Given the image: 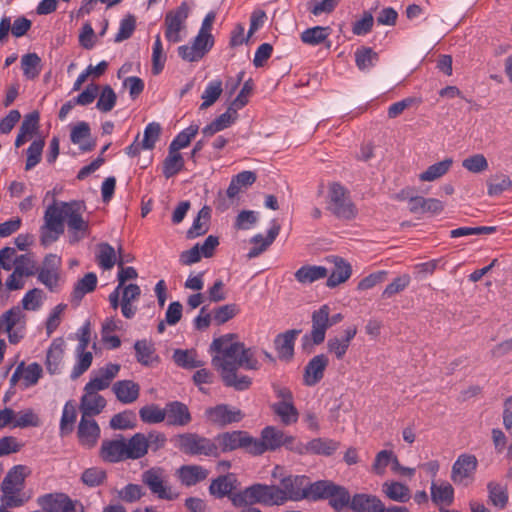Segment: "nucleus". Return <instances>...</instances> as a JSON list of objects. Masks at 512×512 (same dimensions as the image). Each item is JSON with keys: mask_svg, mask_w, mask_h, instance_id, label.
<instances>
[{"mask_svg": "<svg viewBox=\"0 0 512 512\" xmlns=\"http://www.w3.org/2000/svg\"><path fill=\"white\" fill-rule=\"evenodd\" d=\"M210 349L214 353L212 364L221 374L224 383L237 390L247 389L251 384L250 378L238 375L237 370L258 367L254 350L246 348L234 334H226L214 339Z\"/></svg>", "mask_w": 512, "mask_h": 512, "instance_id": "nucleus-1", "label": "nucleus"}, {"mask_svg": "<svg viewBox=\"0 0 512 512\" xmlns=\"http://www.w3.org/2000/svg\"><path fill=\"white\" fill-rule=\"evenodd\" d=\"M0 266L6 271L13 269L4 283L8 291L22 289L26 279L32 276V257L29 254H17L13 247L0 250Z\"/></svg>", "mask_w": 512, "mask_h": 512, "instance_id": "nucleus-2", "label": "nucleus"}, {"mask_svg": "<svg viewBox=\"0 0 512 512\" xmlns=\"http://www.w3.org/2000/svg\"><path fill=\"white\" fill-rule=\"evenodd\" d=\"M59 218L62 224L68 228V240L75 244L90 234L89 221L83 218L85 206L81 202H55Z\"/></svg>", "mask_w": 512, "mask_h": 512, "instance_id": "nucleus-3", "label": "nucleus"}, {"mask_svg": "<svg viewBox=\"0 0 512 512\" xmlns=\"http://www.w3.org/2000/svg\"><path fill=\"white\" fill-rule=\"evenodd\" d=\"M216 13L210 11L202 21L201 27L193 40L178 47V55L187 62L201 60L213 47L214 37L211 33Z\"/></svg>", "mask_w": 512, "mask_h": 512, "instance_id": "nucleus-4", "label": "nucleus"}, {"mask_svg": "<svg viewBox=\"0 0 512 512\" xmlns=\"http://www.w3.org/2000/svg\"><path fill=\"white\" fill-rule=\"evenodd\" d=\"M231 502L236 507L261 504L264 506H281L276 484H253L231 495Z\"/></svg>", "mask_w": 512, "mask_h": 512, "instance_id": "nucleus-5", "label": "nucleus"}, {"mask_svg": "<svg viewBox=\"0 0 512 512\" xmlns=\"http://www.w3.org/2000/svg\"><path fill=\"white\" fill-rule=\"evenodd\" d=\"M271 477L278 482L279 497L284 505L287 502H297L305 499V475H293L281 465H276L271 471Z\"/></svg>", "mask_w": 512, "mask_h": 512, "instance_id": "nucleus-6", "label": "nucleus"}, {"mask_svg": "<svg viewBox=\"0 0 512 512\" xmlns=\"http://www.w3.org/2000/svg\"><path fill=\"white\" fill-rule=\"evenodd\" d=\"M23 308L14 306L0 316V333L2 331L8 333L9 341L17 343L23 337L19 332L24 326L23 310L32 308V289L28 290L22 299Z\"/></svg>", "mask_w": 512, "mask_h": 512, "instance_id": "nucleus-7", "label": "nucleus"}, {"mask_svg": "<svg viewBox=\"0 0 512 512\" xmlns=\"http://www.w3.org/2000/svg\"><path fill=\"white\" fill-rule=\"evenodd\" d=\"M294 440L292 435L286 434L275 426H267L261 431L260 438L252 437V455L275 451L282 446L293 449Z\"/></svg>", "mask_w": 512, "mask_h": 512, "instance_id": "nucleus-8", "label": "nucleus"}, {"mask_svg": "<svg viewBox=\"0 0 512 512\" xmlns=\"http://www.w3.org/2000/svg\"><path fill=\"white\" fill-rule=\"evenodd\" d=\"M190 7L183 2L176 9L166 13L164 19L165 38L170 43L181 42L187 35V19Z\"/></svg>", "mask_w": 512, "mask_h": 512, "instance_id": "nucleus-9", "label": "nucleus"}, {"mask_svg": "<svg viewBox=\"0 0 512 512\" xmlns=\"http://www.w3.org/2000/svg\"><path fill=\"white\" fill-rule=\"evenodd\" d=\"M24 467L23 466H14L1 484L2 497L1 503L2 506L5 507H17L22 505L23 501L20 498V492L24 486Z\"/></svg>", "mask_w": 512, "mask_h": 512, "instance_id": "nucleus-10", "label": "nucleus"}, {"mask_svg": "<svg viewBox=\"0 0 512 512\" xmlns=\"http://www.w3.org/2000/svg\"><path fill=\"white\" fill-rule=\"evenodd\" d=\"M330 312V307L327 304L313 311L311 315V331L302 337L304 348L311 345H319L325 340L326 332L331 327Z\"/></svg>", "mask_w": 512, "mask_h": 512, "instance_id": "nucleus-11", "label": "nucleus"}, {"mask_svg": "<svg viewBox=\"0 0 512 512\" xmlns=\"http://www.w3.org/2000/svg\"><path fill=\"white\" fill-rule=\"evenodd\" d=\"M177 447L188 454L218 456L216 437L207 439L196 434H183L176 438Z\"/></svg>", "mask_w": 512, "mask_h": 512, "instance_id": "nucleus-12", "label": "nucleus"}, {"mask_svg": "<svg viewBox=\"0 0 512 512\" xmlns=\"http://www.w3.org/2000/svg\"><path fill=\"white\" fill-rule=\"evenodd\" d=\"M327 206L336 216L344 219L353 218L356 214L354 205L343 186L332 183L327 195Z\"/></svg>", "mask_w": 512, "mask_h": 512, "instance_id": "nucleus-13", "label": "nucleus"}, {"mask_svg": "<svg viewBox=\"0 0 512 512\" xmlns=\"http://www.w3.org/2000/svg\"><path fill=\"white\" fill-rule=\"evenodd\" d=\"M167 472L159 467L151 468L143 473V482L149 487L151 492L160 499L173 500L178 495L173 491L168 483Z\"/></svg>", "mask_w": 512, "mask_h": 512, "instance_id": "nucleus-14", "label": "nucleus"}, {"mask_svg": "<svg viewBox=\"0 0 512 512\" xmlns=\"http://www.w3.org/2000/svg\"><path fill=\"white\" fill-rule=\"evenodd\" d=\"M216 446L218 455L239 448L252 455V436L245 431L221 433L216 436Z\"/></svg>", "mask_w": 512, "mask_h": 512, "instance_id": "nucleus-15", "label": "nucleus"}, {"mask_svg": "<svg viewBox=\"0 0 512 512\" xmlns=\"http://www.w3.org/2000/svg\"><path fill=\"white\" fill-rule=\"evenodd\" d=\"M478 461L474 455L461 454L454 462L451 480L461 486H468L474 481Z\"/></svg>", "mask_w": 512, "mask_h": 512, "instance_id": "nucleus-16", "label": "nucleus"}, {"mask_svg": "<svg viewBox=\"0 0 512 512\" xmlns=\"http://www.w3.org/2000/svg\"><path fill=\"white\" fill-rule=\"evenodd\" d=\"M64 232V224L61 223L58 211L53 203L45 213V223L40 229V242L47 247L54 243Z\"/></svg>", "mask_w": 512, "mask_h": 512, "instance_id": "nucleus-17", "label": "nucleus"}, {"mask_svg": "<svg viewBox=\"0 0 512 512\" xmlns=\"http://www.w3.org/2000/svg\"><path fill=\"white\" fill-rule=\"evenodd\" d=\"M61 258L55 254L46 256L43 265L41 266L38 279L48 289L54 290L60 281Z\"/></svg>", "mask_w": 512, "mask_h": 512, "instance_id": "nucleus-18", "label": "nucleus"}, {"mask_svg": "<svg viewBox=\"0 0 512 512\" xmlns=\"http://www.w3.org/2000/svg\"><path fill=\"white\" fill-rule=\"evenodd\" d=\"M206 415L210 422L220 426L239 422L243 418V414L239 409L227 405H218L210 408L206 411Z\"/></svg>", "mask_w": 512, "mask_h": 512, "instance_id": "nucleus-19", "label": "nucleus"}, {"mask_svg": "<svg viewBox=\"0 0 512 512\" xmlns=\"http://www.w3.org/2000/svg\"><path fill=\"white\" fill-rule=\"evenodd\" d=\"M280 232V225L273 220L271 226L268 229L267 236L264 237L262 234H256L250 239L252 244L247 256L249 259L255 258L263 253L276 239Z\"/></svg>", "mask_w": 512, "mask_h": 512, "instance_id": "nucleus-20", "label": "nucleus"}, {"mask_svg": "<svg viewBox=\"0 0 512 512\" xmlns=\"http://www.w3.org/2000/svg\"><path fill=\"white\" fill-rule=\"evenodd\" d=\"M100 437V428L93 418L81 417L78 438L82 446L93 447Z\"/></svg>", "mask_w": 512, "mask_h": 512, "instance_id": "nucleus-21", "label": "nucleus"}, {"mask_svg": "<svg viewBox=\"0 0 512 512\" xmlns=\"http://www.w3.org/2000/svg\"><path fill=\"white\" fill-rule=\"evenodd\" d=\"M105 405V399L98 393L84 391L80 402L81 417L93 418L103 410Z\"/></svg>", "mask_w": 512, "mask_h": 512, "instance_id": "nucleus-22", "label": "nucleus"}, {"mask_svg": "<svg viewBox=\"0 0 512 512\" xmlns=\"http://www.w3.org/2000/svg\"><path fill=\"white\" fill-rule=\"evenodd\" d=\"M328 365V358L324 354L314 356L305 368L304 382L305 384L312 386L318 383L324 374V371Z\"/></svg>", "mask_w": 512, "mask_h": 512, "instance_id": "nucleus-23", "label": "nucleus"}, {"mask_svg": "<svg viewBox=\"0 0 512 512\" xmlns=\"http://www.w3.org/2000/svg\"><path fill=\"white\" fill-rule=\"evenodd\" d=\"M256 174L253 171H242L233 176L227 188L226 194L229 199H235L240 193L246 191L256 181Z\"/></svg>", "mask_w": 512, "mask_h": 512, "instance_id": "nucleus-24", "label": "nucleus"}, {"mask_svg": "<svg viewBox=\"0 0 512 512\" xmlns=\"http://www.w3.org/2000/svg\"><path fill=\"white\" fill-rule=\"evenodd\" d=\"M112 390L116 398L123 404L135 402L140 394V386L132 380H120L114 383Z\"/></svg>", "mask_w": 512, "mask_h": 512, "instance_id": "nucleus-25", "label": "nucleus"}, {"mask_svg": "<svg viewBox=\"0 0 512 512\" xmlns=\"http://www.w3.org/2000/svg\"><path fill=\"white\" fill-rule=\"evenodd\" d=\"M350 508L356 512H383L384 505L381 500L370 494H356L350 502Z\"/></svg>", "mask_w": 512, "mask_h": 512, "instance_id": "nucleus-26", "label": "nucleus"}, {"mask_svg": "<svg viewBox=\"0 0 512 512\" xmlns=\"http://www.w3.org/2000/svg\"><path fill=\"white\" fill-rule=\"evenodd\" d=\"M176 475L183 485L193 486L205 480L209 472L200 465H184L176 471Z\"/></svg>", "mask_w": 512, "mask_h": 512, "instance_id": "nucleus-27", "label": "nucleus"}, {"mask_svg": "<svg viewBox=\"0 0 512 512\" xmlns=\"http://www.w3.org/2000/svg\"><path fill=\"white\" fill-rule=\"evenodd\" d=\"M430 495L437 506H450L454 501V488L447 481L432 482Z\"/></svg>", "mask_w": 512, "mask_h": 512, "instance_id": "nucleus-28", "label": "nucleus"}, {"mask_svg": "<svg viewBox=\"0 0 512 512\" xmlns=\"http://www.w3.org/2000/svg\"><path fill=\"white\" fill-rule=\"evenodd\" d=\"M238 479L235 474L228 473L214 479L210 486L209 492L211 495L222 498L226 495H232V491L238 486Z\"/></svg>", "mask_w": 512, "mask_h": 512, "instance_id": "nucleus-29", "label": "nucleus"}, {"mask_svg": "<svg viewBox=\"0 0 512 512\" xmlns=\"http://www.w3.org/2000/svg\"><path fill=\"white\" fill-rule=\"evenodd\" d=\"M167 423L175 426H185L191 421V415L186 405L181 402H171L165 407Z\"/></svg>", "mask_w": 512, "mask_h": 512, "instance_id": "nucleus-30", "label": "nucleus"}, {"mask_svg": "<svg viewBox=\"0 0 512 512\" xmlns=\"http://www.w3.org/2000/svg\"><path fill=\"white\" fill-rule=\"evenodd\" d=\"M238 114L237 110L233 107L229 106L227 111L217 117L210 124L206 125L202 129V133L204 136L211 137L217 132H220L228 127H230L237 120Z\"/></svg>", "mask_w": 512, "mask_h": 512, "instance_id": "nucleus-31", "label": "nucleus"}, {"mask_svg": "<svg viewBox=\"0 0 512 512\" xmlns=\"http://www.w3.org/2000/svg\"><path fill=\"white\" fill-rule=\"evenodd\" d=\"M135 356L137 361L144 366H152L159 362L154 344L148 340H138L134 344Z\"/></svg>", "mask_w": 512, "mask_h": 512, "instance_id": "nucleus-32", "label": "nucleus"}, {"mask_svg": "<svg viewBox=\"0 0 512 512\" xmlns=\"http://www.w3.org/2000/svg\"><path fill=\"white\" fill-rule=\"evenodd\" d=\"M299 330H289L280 334L275 339V348L281 359H290L294 354V343Z\"/></svg>", "mask_w": 512, "mask_h": 512, "instance_id": "nucleus-33", "label": "nucleus"}, {"mask_svg": "<svg viewBox=\"0 0 512 512\" xmlns=\"http://www.w3.org/2000/svg\"><path fill=\"white\" fill-rule=\"evenodd\" d=\"M331 262L335 268L327 279V286L333 288L347 281L351 276L352 270L351 265L342 258L332 257Z\"/></svg>", "mask_w": 512, "mask_h": 512, "instance_id": "nucleus-34", "label": "nucleus"}, {"mask_svg": "<svg viewBox=\"0 0 512 512\" xmlns=\"http://www.w3.org/2000/svg\"><path fill=\"white\" fill-rule=\"evenodd\" d=\"M271 409L285 426L295 424L299 419V412L292 402H275Z\"/></svg>", "mask_w": 512, "mask_h": 512, "instance_id": "nucleus-35", "label": "nucleus"}, {"mask_svg": "<svg viewBox=\"0 0 512 512\" xmlns=\"http://www.w3.org/2000/svg\"><path fill=\"white\" fill-rule=\"evenodd\" d=\"M328 271L323 266L304 265L294 274L295 279L302 285L311 284L327 276Z\"/></svg>", "mask_w": 512, "mask_h": 512, "instance_id": "nucleus-36", "label": "nucleus"}, {"mask_svg": "<svg viewBox=\"0 0 512 512\" xmlns=\"http://www.w3.org/2000/svg\"><path fill=\"white\" fill-rule=\"evenodd\" d=\"M101 456L104 460L109 462H118L128 459L126 456L125 440H113L104 442L101 448Z\"/></svg>", "mask_w": 512, "mask_h": 512, "instance_id": "nucleus-37", "label": "nucleus"}, {"mask_svg": "<svg viewBox=\"0 0 512 512\" xmlns=\"http://www.w3.org/2000/svg\"><path fill=\"white\" fill-rule=\"evenodd\" d=\"M172 359L177 366L184 369H194L203 366V361L194 349H176L173 352Z\"/></svg>", "mask_w": 512, "mask_h": 512, "instance_id": "nucleus-38", "label": "nucleus"}, {"mask_svg": "<svg viewBox=\"0 0 512 512\" xmlns=\"http://www.w3.org/2000/svg\"><path fill=\"white\" fill-rule=\"evenodd\" d=\"M453 165L452 158H445L442 161L430 165L425 171L419 174L422 182H433L446 175Z\"/></svg>", "mask_w": 512, "mask_h": 512, "instance_id": "nucleus-39", "label": "nucleus"}, {"mask_svg": "<svg viewBox=\"0 0 512 512\" xmlns=\"http://www.w3.org/2000/svg\"><path fill=\"white\" fill-rule=\"evenodd\" d=\"M65 346L63 338H56L52 341L47 352V368L51 373H56L59 370Z\"/></svg>", "mask_w": 512, "mask_h": 512, "instance_id": "nucleus-40", "label": "nucleus"}, {"mask_svg": "<svg viewBox=\"0 0 512 512\" xmlns=\"http://www.w3.org/2000/svg\"><path fill=\"white\" fill-rule=\"evenodd\" d=\"M383 493L391 500L396 502H407L410 497V489L397 481H386L382 485Z\"/></svg>", "mask_w": 512, "mask_h": 512, "instance_id": "nucleus-41", "label": "nucleus"}, {"mask_svg": "<svg viewBox=\"0 0 512 512\" xmlns=\"http://www.w3.org/2000/svg\"><path fill=\"white\" fill-rule=\"evenodd\" d=\"M125 445L128 459L141 458L148 451V440L142 433H137L130 440L125 441Z\"/></svg>", "mask_w": 512, "mask_h": 512, "instance_id": "nucleus-42", "label": "nucleus"}, {"mask_svg": "<svg viewBox=\"0 0 512 512\" xmlns=\"http://www.w3.org/2000/svg\"><path fill=\"white\" fill-rule=\"evenodd\" d=\"M332 487L333 483L330 481H316L312 483L306 476L305 499L318 500L328 498Z\"/></svg>", "mask_w": 512, "mask_h": 512, "instance_id": "nucleus-43", "label": "nucleus"}, {"mask_svg": "<svg viewBox=\"0 0 512 512\" xmlns=\"http://www.w3.org/2000/svg\"><path fill=\"white\" fill-rule=\"evenodd\" d=\"M211 216L210 208L205 206L194 219L192 226L187 231L188 238H195L205 234L209 229V220Z\"/></svg>", "mask_w": 512, "mask_h": 512, "instance_id": "nucleus-44", "label": "nucleus"}, {"mask_svg": "<svg viewBox=\"0 0 512 512\" xmlns=\"http://www.w3.org/2000/svg\"><path fill=\"white\" fill-rule=\"evenodd\" d=\"M223 92V84L220 79H213L207 83L202 95L201 99L203 100L200 105L201 109H207L212 106L220 97Z\"/></svg>", "mask_w": 512, "mask_h": 512, "instance_id": "nucleus-45", "label": "nucleus"}, {"mask_svg": "<svg viewBox=\"0 0 512 512\" xmlns=\"http://www.w3.org/2000/svg\"><path fill=\"white\" fill-rule=\"evenodd\" d=\"M71 141L78 145L82 151L92 148L90 143V128L87 123L80 122L71 131Z\"/></svg>", "mask_w": 512, "mask_h": 512, "instance_id": "nucleus-46", "label": "nucleus"}, {"mask_svg": "<svg viewBox=\"0 0 512 512\" xmlns=\"http://www.w3.org/2000/svg\"><path fill=\"white\" fill-rule=\"evenodd\" d=\"M184 167V159L180 152L168 149V155L163 162V174L166 178L176 175Z\"/></svg>", "mask_w": 512, "mask_h": 512, "instance_id": "nucleus-47", "label": "nucleus"}, {"mask_svg": "<svg viewBox=\"0 0 512 512\" xmlns=\"http://www.w3.org/2000/svg\"><path fill=\"white\" fill-rule=\"evenodd\" d=\"M10 384L21 389L29 388L32 385V364H19L11 376Z\"/></svg>", "mask_w": 512, "mask_h": 512, "instance_id": "nucleus-48", "label": "nucleus"}, {"mask_svg": "<svg viewBox=\"0 0 512 512\" xmlns=\"http://www.w3.org/2000/svg\"><path fill=\"white\" fill-rule=\"evenodd\" d=\"M96 257L99 266L105 270L112 269L119 262L115 249L107 243L98 245Z\"/></svg>", "mask_w": 512, "mask_h": 512, "instance_id": "nucleus-49", "label": "nucleus"}, {"mask_svg": "<svg viewBox=\"0 0 512 512\" xmlns=\"http://www.w3.org/2000/svg\"><path fill=\"white\" fill-rule=\"evenodd\" d=\"M330 31L329 27L323 26L308 28L301 33V40L308 45H319L327 40Z\"/></svg>", "mask_w": 512, "mask_h": 512, "instance_id": "nucleus-50", "label": "nucleus"}, {"mask_svg": "<svg viewBox=\"0 0 512 512\" xmlns=\"http://www.w3.org/2000/svg\"><path fill=\"white\" fill-rule=\"evenodd\" d=\"M76 362L71 372V378L76 379L81 376L84 372H86L93 361V354L91 351H87V349H75Z\"/></svg>", "mask_w": 512, "mask_h": 512, "instance_id": "nucleus-51", "label": "nucleus"}, {"mask_svg": "<svg viewBox=\"0 0 512 512\" xmlns=\"http://www.w3.org/2000/svg\"><path fill=\"white\" fill-rule=\"evenodd\" d=\"M198 131L199 125L191 124L177 134V136L170 143L169 148L178 152L181 149L186 148L190 144L191 140L197 135Z\"/></svg>", "mask_w": 512, "mask_h": 512, "instance_id": "nucleus-52", "label": "nucleus"}, {"mask_svg": "<svg viewBox=\"0 0 512 512\" xmlns=\"http://www.w3.org/2000/svg\"><path fill=\"white\" fill-rule=\"evenodd\" d=\"M510 189H512V180L504 174L494 175L487 182V192L490 196H498Z\"/></svg>", "mask_w": 512, "mask_h": 512, "instance_id": "nucleus-53", "label": "nucleus"}, {"mask_svg": "<svg viewBox=\"0 0 512 512\" xmlns=\"http://www.w3.org/2000/svg\"><path fill=\"white\" fill-rule=\"evenodd\" d=\"M139 416L144 423H160L166 418L165 408L162 409L156 404L145 405L140 408Z\"/></svg>", "mask_w": 512, "mask_h": 512, "instance_id": "nucleus-54", "label": "nucleus"}, {"mask_svg": "<svg viewBox=\"0 0 512 512\" xmlns=\"http://www.w3.org/2000/svg\"><path fill=\"white\" fill-rule=\"evenodd\" d=\"M488 497L492 505L498 509H503L508 502L507 489L497 483H489L487 486Z\"/></svg>", "mask_w": 512, "mask_h": 512, "instance_id": "nucleus-55", "label": "nucleus"}, {"mask_svg": "<svg viewBox=\"0 0 512 512\" xmlns=\"http://www.w3.org/2000/svg\"><path fill=\"white\" fill-rule=\"evenodd\" d=\"M66 308V304H58L50 310L44 322L47 336H50L59 327Z\"/></svg>", "mask_w": 512, "mask_h": 512, "instance_id": "nucleus-56", "label": "nucleus"}, {"mask_svg": "<svg viewBox=\"0 0 512 512\" xmlns=\"http://www.w3.org/2000/svg\"><path fill=\"white\" fill-rule=\"evenodd\" d=\"M116 101L115 91L109 85H106L101 90L99 89L96 108L101 112H109L114 108Z\"/></svg>", "mask_w": 512, "mask_h": 512, "instance_id": "nucleus-57", "label": "nucleus"}, {"mask_svg": "<svg viewBox=\"0 0 512 512\" xmlns=\"http://www.w3.org/2000/svg\"><path fill=\"white\" fill-rule=\"evenodd\" d=\"M328 499L335 510H341L348 504L350 505L351 502L349 492L344 487L337 486L335 484H333V487L329 492Z\"/></svg>", "mask_w": 512, "mask_h": 512, "instance_id": "nucleus-58", "label": "nucleus"}, {"mask_svg": "<svg viewBox=\"0 0 512 512\" xmlns=\"http://www.w3.org/2000/svg\"><path fill=\"white\" fill-rule=\"evenodd\" d=\"M97 284V276L94 273L86 274L82 279H80L75 285L73 291V298L76 300H81L83 296L89 292H92Z\"/></svg>", "mask_w": 512, "mask_h": 512, "instance_id": "nucleus-59", "label": "nucleus"}, {"mask_svg": "<svg viewBox=\"0 0 512 512\" xmlns=\"http://www.w3.org/2000/svg\"><path fill=\"white\" fill-rule=\"evenodd\" d=\"M165 62L166 55L163 50V44L160 35H157L152 47V71L155 75L163 70Z\"/></svg>", "mask_w": 512, "mask_h": 512, "instance_id": "nucleus-60", "label": "nucleus"}, {"mask_svg": "<svg viewBox=\"0 0 512 512\" xmlns=\"http://www.w3.org/2000/svg\"><path fill=\"white\" fill-rule=\"evenodd\" d=\"M464 169L471 173H482L488 169V161L483 154H473L462 161Z\"/></svg>", "mask_w": 512, "mask_h": 512, "instance_id": "nucleus-61", "label": "nucleus"}, {"mask_svg": "<svg viewBox=\"0 0 512 512\" xmlns=\"http://www.w3.org/2000/svg\"><path fill=\"white\" fill-rule=\"evenodd\" d=\"M378 60V55L370 48H362L355 53L356 65L361 70L373 67Z\"/></svg>", "mask_w": 512, "mask_h": 512, "instance_id": "nucleus-62", "label": "nucleus"}, {"mask_svg": "<svg viewBox=\"0 0 512 512\" xmlns=\"http://www.w3.org/2000/svg\"><path fill=\"white\" fill-rule=\"evenodd\" d=\"M161 127L158 123H149L144 130L143 139L140 142L144 150H151L159 139Z\"/></svg>", "mask_w": 512, "mask_h": 512, "instance_id": "nucleus-63", "label": "nucleus"}, {"mask_svg": "<svg viewBox=\"0 0 512 512\" xmlns=\"http://www.w3.org/2000/svg\"><path fill=\"white\" fill-rule=\"evenodd\" d=\"M394 457V452L391 450H381L376 456L372 464V472L376 475L382 476L385 474L386 468L391 464Z\"/></svg>", "mask_w": 512, "mask_h": 512, "instance_id": "nucleus-64", "label": "nucleus"}]
</instances>
